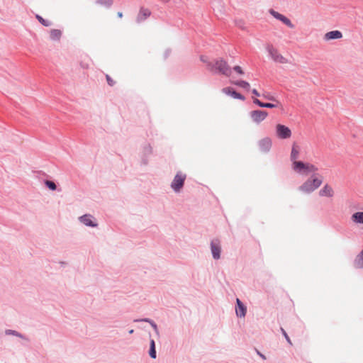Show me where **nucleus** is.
<instances>
[{"mask_svg": "<svg viewBox=\"0 0 363 363\" xmlns=\"http://www.w3.org/2000/svg\"><path fill=\"white\" fill-rule=\"evenodd\" d=\"M322 182V179L312 176L299 186V190L304 194H311L317 189Z\"/></svg>", "mask_w": 363, "mask_h": 363, "instance_id": "f257e3e1", "label": "nucleus"}, {"mask_svg": "<svg viewBox=\"0 0 363 363\" xmlns=\"http://www.w3.org/2000/svg\"><path fill=\"white\" fill-rule=\"evenodd\" d=\"M269 57L271 59L277 63L279 64H287L289 63V60L284 57L279 50L275 48L272 44L268 43L265 47Z\"/></svg>", "mask_w": 363, "mask_h": 363, "instance_id": "f03ea898", "label": "nucleus"}, {"mask_svg": "<svg viewBox=\"0 0 363 363\" xmlns=\"http://www.w3.org/2000/svg\"><path fill=\"white\" fill-rule=\"evenodd\" d=\"M293 169L299 174H308L311 172H315L318 171V167L311 163H305L301 161L294 162L292 163Z\"/></svg>", "mask_w": 363, "mask_h": 363, "instance_id": "7ed1b4c3", "label": "nucleus"}, {"mask_svg": "<svg viewBox=\"0 0 363 363\" xmlns=\"http://www.w3.org/2000/svg\"><path fill=\"white\" fill-rule=\"evenodd\" d=\"M113 4V0H96L94 5V12L96 16H100L106 9L110 8Z\"/></svg>", "mask_w": 363, "mask_h": 363, "instance_id": "20e7f679", "label": "nucleus"}, {"mask_svg": "<svg viewBox=\"0 0 363 363\" xmlns=\"http://www.w3.org/2000/svg\"><path fill=\"white\" fill-rule=\"evenodd\" d=\"M186 174L182 172H178L173 181L171 183V187L175 192H179L184 186V181L186 179Z\"/></svg>", "mask_w": 363, "mask_h": 363, "instance_id": "39448f33", "label": "nucleus"}, {"mask_svg": "<svg viewBox=\"0 0 363 363\" xmlns=\"http://www.w3.org/2000/svg\"><path fill=\"white\" fill-rule=\"evenodd\" d=\"M291 135V130L289 127L282 124L276 125V135L278 138L281 140L289 139Z\"/></svg>", "mask_w": 363, "mask_h": 363, "instance_id": "423d86ee", "label": "nucleus"}, {"mask_svg": "<svg viewBox=\"0 0 363 363\" xmlns=\"http://www.w3.org/2000/svg\"><path fill=\"white\" fill-rule=\"evenodd\" d=\"M214 67L220 73L225 76H230L231 74V69L229 65L227 62L223 59L216 60Z\"/></svg>", "mask_w": 363, "mask_h": 363, "instance_id": "0eeeda50", "label": "nucleus"}, {"mask_svg": "<svg viewBox=\"0 0 363 363\" xmlns=\"http://www.w3.org/2000/svg\"><path fill=\"white\" fill-rule=\"evenodd\" d=\"M250 116L254 123L259 124L267 118L268 113L265 111L254 110L250 113Z\"/></svg>", "mask_w": 363, "mask_h": 363, "instance_id": "6e6552de", "label": "nucleus"}, {"mask_svg": "<svg viewBox=\"0 0 363 363\" xmlns=\"http://www.w3.org/2000/svg\"><path fill=\"white\" fill-rule=\"evenodd\" d=\"M269 13L277 20L280 21L286 26L290 28H294V25L291 23V20L283 14L274 11V9H269Z\"/></svg>", "mask_w": 363, "mask_h": 363, "instance_id": "1a4fd4ad", "label": "nucleus"}, {"mask_svg": "<svg viewBox=\"0 0 363 363\" xmlns=\"http://www.w3.org/2000/svg\"><path fill=\"white\" fill-rule=\"evenodd\" d=\"M211 253H212L213 257L215 259H218L220 257V251H221L220 242L219 240L215 239L211 241Z\"/></svg>", "mask_w": 363, "mask_h": 363, "instance_id": "9d476101", "label": "nucleus"}, {"mask_svg": "<svg viewBox=\"0 0 363 363\" xmlns=\"http://www.w3.org/2000/svg\"><path fill=\"white\" fill-rule=\"evenodd\" d=\"M221 91L226 94V95H229L230 96H232L233 98L234 99H240V100H242V101H245V98L243 95H242L241 94L235 91L233 88L231 87H225L223 89H222Z\"/></svg>", "mask_w": 363, "mask_h": 363, "instance_id": "9b49d317", "label": "nucleus"}, {"mask_svg": "<svg viewBox=\"0 0 363 363\" xmlns=\"http://www.w3.org/2000/svg\"><path fill=\"white\" fill-rule=\"evenodd\" d=\"M259 150L263 152H267L272 147V140L269 138H264L259 142Z\"/></svg>", "mask_w": 363, "mask_h": 363, "instance_id": "f8f14e48", "label": "nucleus"}, {"mask_svg": "<svg viewBox=\"0 0 363 363\" xmlns=\"http://www.w3.org/2000/svg\"><path fill=\"white\" fill-rule=\"evenodd\" d=\"M334 194L335 192L333 187L328 184L324 185V186L319 191V196L323 197L331 198Z\"/></svg>", "mask_w": 363, "mask_h": 363, "instance_id": "ddd939ff", "label": "nucleus"}, {"mask_svg": "<svg viewBox=\"0 0 363 363\" xmlns=\"http://www.w3.org/2000/svg\"><path fill=\"white\" fill-rule=\"evenodd\" d=\"M151 15V11L147 8H140L137 16V21L141 22L147 19Z\"/></svg>", "mask_w": 363, "mask_h": 363, "instance_id": "4468645a", "label": "nucleus"}, {"mask_svg": "<svg viewBox=\"0 0 363 363\" xmlns=\"http://www.w3.org/2000/svg\"><path fill=\"white\" fill-rule=\"evenodd\" d=\"M342 37V34L339 30H333L326 33L324 35V40L328 41L331 40L340 39Z\"/></svg>", "mask_w": 363, "mask_h": 363, "instance_id": "2eb2a0df", "label": "nucleus"}, {"mask_svg": "<svg viewBox=\"0 0 363 363\" xmlns=\"http://www.w3.org/2000/svg\"><path fill=\"white\" fill-rule=\"evenodd\" d=\"M275 102H276V104L263 103V102L260 101L257 98L253 99V103L257 104V106H259L261 108H277L279 106L280 103L277 100Z\"/></svg>", "mask_w": 363, "mask_h": 363, "instance_id": "dca6fc26", "label": "nucleus"}, {"mask_svg": "<svg viewBox=\"0 0 363 363\" xmlns=\"http://www.w3.org/2000/svg\"><path fill=\"white\" fill-rule=\"evenodd\" d=\"M351 220L356 225H363V211H357L351 216Z\"/></svg>", "mask_w": 363, "mask_h": 363, "instance_id": "f3484780", "label": "nucleus"}, {"mask_svg": "<svg viewBox=\"0 0 363 363\" xmlns=\"http://www.w3.org/2000/svg\"><path fill=\"white\" fill-rule=\"evenodd\" d=\"M300 153V147L296 143H294L291 147V160L294 162H298L297 159L299 157Z\"/></svg>", "mask_w": 363, "mask_h": 363, "instance_id": "a211bd4d", "label": "nucleus"}, {"mask_svg": "<svg viewBox=\"0 0 363 363\" xmlns=\"http://www.w3.org/2000/svg\"><path fill=\"white\" fill-rule=\"evenodd\" d=\"M62 32L58 29H53L50 31V38L52 40H59L61 38Z\"/></svg>", "mask_w": 363, "mask_h": 363, "instance_id": "6ab92c4d", "label": "nucleus"}, {"mask_svg": "<svg viewBox=\"0 0 363 363\" xmlns=\"http://www.w3.org/2000/svg\"><path fill=\"white\" fill-rule=\"evenodd\" d=\"M149 354L152 358H153V359L156 358L155 344V341L153 340H151V341H150V348Z\"/></svg>", "mask_w": 363, "mask_h": 363, "instance_id": "aec40b11", "label": "nucleus"}, {"mask_svg": "<svg viewBox=\"0 0 363 363\" xmlns=\"http://www.w3.org/2000/svg\"><path fill=\"white\" fill-rule=\"evenodd\" d=\"M234 84L247 90H249L250 87V84L248 82L242 80L235 82Z\"/></svg>", "mask_w": 363, "mask_h": 363, "instance_id": "412c9836", "label": "nucleus"}, {"mask_svg": "<svg viewBox=\"0 0 363 363\" xmlns=\"http://www.w3.org/2000/svg\"><path fill=\"white\" fill-rule=\"evenodd\" d=\"M246 313V307L245 306L236 308V314L240 317H245Z\"/></svg>", "mask_w": 363, "mask_h": 363, "instance_id": "4be33fe9", "label": "nucleus"}, {"mask_svg": "<svg viewBox=\"0 0 363 363\" xmlns=\"http://www.w3.org/2000/svg\"><path fill=\"white\" fill-rule=\"evenodd\" d=\"M81 222L84 223L86 225H91V218L89 215H84L80 217Z\"/></svg>", "mask_w": 363, "mask_h": 363, "instance_id": "5701e85b", "label": "nucleus"}, {"mask_svg": "<svg viewBox=\"0 0 363 363\" xmlns=\"http://www.w3.org/2000/svg\"><path fill=\"white\" fill-rule=\"evenodd\" d=\"M45 184L52 191L55 190L57 188L56 184L52 181L46 180Z\"/></svg>", "mask_w": 363, "mask_h": 363, "instance_id": "b1692460", "label": "nucleus"}, {"mask_svg": "<svg viewBox=\"0 0 363 363\" xmlns=\"http://www.w3.org/2000/svg\"><path fill=\"white\" fill-rule=\"evenodd\" d=\"M262 97L264 99L272 101H277V99L270 94L268 93H263L262 94Z\"/></svg>", "mask_w": 363, "mask_h": 363, "instance_id": "393cba45", "label": "nucleus"}, {"mask_svg": "<svg viewBox=\"0 0 363 363\" xmlns=\"http://www.w3.org/2000/svg\"><path fill=\"white\" fill-rule=\"evenodd\" d=\"M37 18L38 19V21L45 26H50V23L48 21H45V19H43L41 16H37Z\"/></svg>", "mask_w": 363, "mask_h": 363, "instance_id": "a878e982", "label": "nucleus"}, {"mask_svg": "<svg viewBox=\"0 0 363 363\" xmlns=\"http://www.w3.org/2000/svg\"><path fill=\"white\" fill-rule=\"evenodd\" d=\"M233 69H234L237 73H238L239 74H244V72H243V70H242V67H240V66H238V65L235 66V67H233Z\"/></svg>", "mask_w": 363, "mask_h": 363, "instance_id": "bb28decb", "label": "nucleus"}, {"mask_svg": "<svg viewBox=\"0 0 363 363\" xmlns=\"http://www.w3.org/2000/svg\"><path fill=\"white\" fill-rule=\"evenodd\" d=\"M144 321L150 323V325L152 326V328L155 329V332L157 333H158L157 327L156 324L154 322L151 321L149 319H144Z\"/></svg>", "mask_w": 363, "mask_h": 363, "instance_id": "cd10ccee", "label": "nucleus"}, {"mask_svg": "<svg viewBox=\"0 0 363 363\" xmlns=\"http://www.w3.org/2000/svg\"><path fill=\"white\" fill-rule=\"evenodd\" d=\"M281 331L282 334L284 335V336L285 337V338H286V340H287V342H288L290 345H291V344H292V343H291V340H290L289 337L288 336V335H287L286 332L284 330V329H283V328H281Z\"/></svg>", "mask_w": 363, "mask_h": 363, "instance_id": "c85d7f7f", "label": "nucleus"}, {"mask_svg": "<svg viewBox=\"0 0 363 363\" xmlns=\"http://www.w3.org/2000/svg\"><path fill=\"white\" fill-rule=\"evenodd\" d=\"M106 79H107L108 84L110 86H113L114 84V83H115L114 81L108 75H106Z\"/></svg>", "mask_w": 363, "mask_h": 363, "instance_id": "c756f323", "label": "nucleus"}, {"mask_svg": "<svg viewBox=\"0 0 363 363\" xmlns=\"http://www.w3.org/2000/svg\"><path fill=\"white\" fill-rule=\"evenodd\" d=\"M252 94L256 96H262V94L257 91V89H254L252 90Z\"/></svg>", "mask_w": 363, "mask_h": 363, "instance_id": "7c9ffc66", "label": "nucleus"}, {"mask_svg": "<svg viewBox=\"0 0 363 363\" xmlns=\"http://www.w3.org/2000/svg\"><path fill=\"white\" fill-rule=\"evenodd\" d=\"M6 334H12L14 335L20 336L16 331L14 330H8L6 331Z\"/></svg>", "mask_w": 363, "mask_h": 363, "instance_id": "2f4dec72", "label": "nucleus"}, {"mask_svg": "<svg viewBox=\"0 0 363 363\" xmlns=\"http://www.w3.org/2000/svg\"><path fill=\"white\" fill-rule=\"evenodd\" d=\"M236 302H237V306H238L237 307H240V306H244V304L241 302V301L239 298H237Z\"/></svg>", "mask_w": 363, "mask_h": 363, "instance_id": "473e14b6", "label": "nucleus"}, {"mask_svg": "<svg viewBox=\"0 0 363 363\" xmlns=\"http://www.w3.org/2000/svg\"><path fill=\"white\" fill-rule=\"evenodd\" d=\"M257 354L264 359H266L265 356L262 354H261L259 351L257 350Z\"/></svg>", "mask_w": 363, "mask_h": 363, "instance_id": "72a5a7b5", "label": "nucleus"}, {"mask_svg": "<svg viewBox=\"0 0 363 363\" xmlns=\"http://www.w3.org/2000/svg\"><path fill=\"white\" fill-rule=\"evenodd\" d=\"M117 16H118V17H119V18H122V17H123V13H122V12H118V13H117Z\"/></svg>", "mask_w": 363, "mask_h": 363, "instance_id": "f704fd0d", "label": "nucleus"}, {"mask_svg": "<svg viewBox=\"0 0 363 363\" xmlns=\"http://www.w3.org/2000/svg\"><path fill=\"white\" fill-rule=\"evenodd\" d=\"M201 60H202L203 62H205V59H204V57H201Z\"/></svg>", "mask_w": 363, "mask_h": 363, "instance_id": "c9c22d12", "label": "nucleus"}, {"mask_svg": "<svg viewBox=\"0 0 363 363\" xmlns=\"http://www.w3.org/2000/svg\"><path fill=\"white\" fill-rule=\"evenodd\" d=\"M133 333V330H130L129 331V333H130V334H132Z\"/></svg>", "mask_w": 363, "mask_h": 363, "instance_id": "e433bc0d", "label": "nucleus"}, {"mask_svg": "<svg viewBox=\"0 0 363 363\" xmlns=\"http://www.w3.org/2000/svg\"><path fill=\"white\" fill-rule=\"evenodd\" d=\"M94 225H94V223L92 222L91 226L93 227V226H94Z\"/></svg>", "mask_w": 363, "mask_h": 363, "instance_id": "4c0bfd02", "label": "nucleus"}]
</instances>
